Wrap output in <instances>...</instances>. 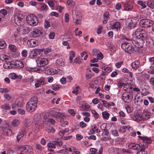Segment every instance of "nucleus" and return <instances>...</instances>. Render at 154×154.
Returning a JSON list of instances; mask_svg holds the SVG:
<instances>
[{
  "instance_id": "obj_1",
  "label": "nucleus",
  "mask_w": 154,
  "mask_h": 154,
  "mask_svg": "<svg viewBox=\"0 0 154 154\" xmlns=\"http://www.w3.org/2000/svg\"><path fill=\"white\" fill-rule=\"evenodd\" d=\"M38 101V99L37 97H32L26 104V109L31 112L34 111L37 107Z\"/></svg>"
},
{
  "instance_id": "obj_2",
  "label": "nucleus",
  "mask_w": 154,
  "mask_h": 154,
  "mask_svg": "<svg viewBox=\"0 0 154 154\" xmlns=\"http://www.w3.org/2000/svg\"><path fill=\"white\" fill-rule=\"evenodd\" d=\"M135 34L137 38L142 41L146 40L148 38V33L145 29H137L135 31Z\"/></svg>"
},
{
  "instance_id": "obj_3",
  "label": "nucleus",
  "mask_w": 154,
  "mask_h": 154,
  "mask_svg": "<svg viewBox=\"0 0 154 154\" xmlns=\"http://www.w3.org/2000/svg\"><path fill=\"white\" fill-rule=\"evenodd\" d=\"M36 61L37 66L41 67L42 71H44L48 69L47 65L48 63V60L46 58H40L36 60Z\"/></svg>"
},
{
  "instance_id": "obj_4",
  "label": "nucleus",
  "mask_w": 154,
  "mask_h": 154,
  "mask_svg": "<svg viewBox=\"0 0 154 154\" xmlns=\"http://www.w3.org/2000/svg\"><path fill=\"white\" fill-rule=\"evenodd\" d=\"M37 17L33 15H29L26 18L27 23L30 26H36L38 23Z\"/></svg>"
},
{
  "instance_id": "obj_5",
  "label": "nucleus",
  "mask_w": 154,
  "mask_h": 154,
  "mask_svg": "<svg viewBox=\"0 0 154 154\" xmlns=\"http://www.w3.org/2000/svg\"><path fill=\"white\" fill-rule=\"evenodd\" d=\"M24 17L21 14H17L14 17L15 23L19 26L23 25L24 24Z\"/></svg>"
},
{
  "instance_id": "obj_6",
  "label": "nucleus",
  "mask_w": 154,
  "mask_h": 154,
  "mask_svg": "<svg viewBox=\"0 0 154 154\" xmlns=\"http://www.w3.org/2000/svg\"><path fill=\"white\" fill-rule=\"evenodd\" d=\"M153 21L151 20L146 19H143L141 20L140 21V25L143 27H150L152 25Z\"/></svg>"
},
{
  "instance_id": "obj_7",
  "label": "nucleus",
  "mask_w": 154,
  "mask_h": 154,
  "mask_svg": "<svg viewBox=\"0 0 154 154\" xmlns=\"http://www.w3.org/2000/svg\"><path fill=\"white\" fill-rule=\"evenodd\" d=\"M59 109L53 108L50 109V112L52 116L57 118L62 117L63 116V113L58 111Z\"/></svg>"
},
{
  "instance_id": "obj_8",
  "label": "nucleus",
  "mask_w": 154,
  "mask_h": 154,
  "mask_svg": "<svg viewBox=\"0 0 154 154\" xmlns=\"http://www.w3.org/2000/svg\"><path fill=\"white\" fill-rule=\"evenodd\" d=\"M134 2L133 0H130L125 3L124 5V9L126 11L131 10L134 6Z\"/></svg>"
},
{
  "instance_id": "obj_9",
  "label": "nucleus",
  "mask_w": 154,
  "mask_h": 154,
  "mask_svg": "<svg viewBox=\"0 0 154 154\" xmlns=\"http://www.w3.org/2000/svg\"><path fill=\"white\" fill-rule=\"evenodd\" d=\"M142 143L140 144H136L134 143H129L128 144V148L132 149H138L140 148V147L142 146Z\"/></svg>"
},
{
  "instance_id": "obj_10",
  "label": "nucleus",
  "mask_w": 154,
  "mask_h": 154,
  "mask_svg": "<svg viewBox=\"0 0 154 154\" xmlns=\"http://www.w3.org/2000/svg\"><path fill=\"white\" fill-rule=\"evenodd\" d=\"M8 126H6L5 127H2L1 129L4 134L8 136H11L12 134V131Z\"/></svg>"
},
{
  "instance_id": "obj_11",
  "label": "nucleus",
  "mask_w": 154,
  "mask_h": 154,
  "mask_svg": "<svg viewBox=\"0 0 154 154\" xmlns=\"http://www.w3.org/2000/svg\"><path fill=\"white\" fill-rule=\"evenodd\" d=\"M21 151L24 152L29 153L31 152L32 149L30 146L28 145L23 146L20 147Z\"/></svg>"
},
{
  "instance_id": "obj_12",
  "label": "nucleus",
  "mask_w": 154,
  "mask_h": 154,
  "mask_svg": "<svg viewBox=\"0 0 154 154\" xmlns=\"http://www.w3.org/2000/svg\"><path fill=\"white\" fill-rule=\"evenodd\" d=\"M142 140L144 141L143 143H142V144L141 147L146 146V148L147 146V145H146V143L147 144L151 143H152L151 140L148 137H143L141 138Z\"/></svg>"
},
{
  "instance_id": "obj_13",
  "label": "nucleus",
  "mask_w": 154,
  "mask_h": 154,
  "mask_svg": "<svg viewBox=\"0 0 154 154\" xmlns=\"http://www.w3.org/2000/svg\"><path fill=\"white\" fill-rule=\"evenodd\" d=\"M137 20L135 19H133L131 20L130 21L128 24L127 27L128 29H131L136 26L137 24Z\"/></svg>"
},
{
  "instance_id": "obj_14",
  "label": "nucleus",
  "mask_w": 154,
  "mask_h": 154,
  "mask_svg": "<svg viewBox=\"0 0 154 154\" xmlns=\"http://www.w3.org/2000/svg\"><path fill=\"white\" fill-rule=\"evenodd\" d=\"M27 44L31 47L33 48L35 47L38 45V42L36 40L32 39L28 40L27 41Z\"/></svg>"
},
{
  "instance_id": "obj_15",
  "label": "nucleus",
  "mask_w": 154,
  "mask_h": 154,
  "mask_svg": "<svg viewBox=\"0 0 154 154\" xmlns=\"http://www.w3.org/2000/svg\"><path fill=\"white\" fill-rule=\"evenodd\" d=\"M3 66L5 69H10L14 68L15 67V65L11 62H6L4 63Z\"/></svg>"
},
{
  "instance_id": "obj_16",
  "label": "nucleus",
  "mask_w": 154,
  "mask_h": 154,
  "mask_svg": "<svg viewBox=\"0 0 154 154\" xmlns=\"http://www.w3.org/2000/svg\"><path fill=\"white\" fill-rule=\"evenodd\" d=\"M120 23L118 21L115 22L111 26V28L112 30L116 29L118 31L120 29L121 27Z\"/></svg>"
},
{
  "instance_id": "obj_17",
  "label": "nucleus",
  "mask_w": 154,
  "mask_h": 154,
  "mask_svg": "<svg viewBox=\"0 0 154 154\" xmlns=\"http://www.w3.org/2000/svg\"><path fill=\"white\" fill-rule=\"evenodd\" d=\"M41 34V31L38 29H35L31 33L30 35L33 37H37Z\"/></svg>"
},
{
  "instance_id": "obj_18",
  "label": "nucleus",
  "mask_w": 154,
  "mask_h": 154,
  "mask_svg": "<svg viewBox=\"0 0 154 154\" xmlns=\"http://www.w3.org/2000/svg\"><path fill=\"white\" fill-rule=\"evenodd\" d=\"M45 73L48 75H53L57 73V70L54 69H50L47 70L45 72Z\"/></svg>"
},
{
  "instance_id": "obj_19",
  "label": "nucleus",
  "mask_w": 154,
  "mask_h": 154,
  "mask_svg": "<svg viewBox=\"0 0 154 154\" xmlns=\"http://www.w3.org/2000/svg\"><path fill=\"white\" fill-rule=\"evenodd\" d=\"M38 51L37 50L31 51L29 53V57L31 58H36L37 57Z\"/></svg>"
},
{
  "instance_id": "obj_20",
  "label": "nucleus",
  "mask_w": 154,
  "mask_h": 154,
  "mask_svg": "<svg viewBox=\"0 0 154 154\" xmlns=\"http://www.w3.org/2000/svg\"><path fill=\"white\" fill-rule=\"evenodd\" d=\"M109 13L108 11L106 12L103 14V23H107L108 19L109 18Z\"/></svg>"
},
{
  "instance_id": "obj_21",
  "label": "nucleus",
  "mask_w": 154,
  "mask_h": 154,
  "mask_svg": "<svg viewBox=\"0 0 154 154\" xmlns=\"http://www.w3.org/2000/svg\"><path fill=\"white\" fill-rule=\"evenodd\" d=\"M91 129L89 132V134H93L94 132L98 133L100 132L99 130L97 128V126H92Z\"/></svg>"
},
{
  "instance_id": "obj_22",
  "label": "nucleus",
  "mask_w": 154,
  "mask_h": 154,
  "mask_svg": "<svg viewBox=\"0 0 154 154\" xmlns=\"http://www.w3.org/2000/svg\"><path fill=\"white\" fill-rule=\"evenodd\" d=\"M140 63L137 61L133 62L131 65L132 67L134 69H137L139 66Z\"/></svg>"
},
{
  "instance_id": "obj_23",
  "label": "nucleus",
  "mask_w": 154,
  "mask_h": 154,
  "mask_svg": "<svg viewBox=\"0 0 154 154\" xmlns=\"http://www.w3.org/2000/svg\"><path fill=\"white\" fill-rule=\"evenodd\" d=\"M30 31L28 27L23 26L21 29V32L23 34H26L28 33Z\"/></svg>"
},
{
  "instance_id": "obj_24",
  "label": "nucleus",
  "mask_w": 154,
  "mask_h": 154,
  "mask_svg": "<svg viewBox=\"0 0 154 154\" xmlns=\"http://www.w3.org/2000/svg\"><path fill=\"white\" fill-rule=\"evenodd\" d=\"M133 118L135 121L137 122L141 121L143 119L142 116L140 115H135L134 116Z\"/></svg>"
},
{
  "instance_id": "obj_25",
  "label": "nucleus",
  "mask_w": 154,
  "mask_h": 154,
  "mask_svg": "<svg viewBox=\"0 0 154 154\" xmlns=\"http://www.w3.org/2000/svg\"><path fill=\"white\" fill-rule=\"evenodd\" d=\"M119 38L121 39H126L127 41H133V38L130 37L129 38H128L126 37L125 36L123 35H120L119 36ZM132 42L133 44H134V43L133 41H132Z\"/></svg>"
},
{
  "instance_id": "obj_26",
  "label": "nucleus",
  "mask_w": 154,
  "mask_h": 154,
  "mask_svg": "<svg viewBox=\"0 0 154 154\" xmlns=\"http://www.w3.org/2000/svg\"><path fill=\"white\" fill-rule=\"evenodd\" d=\"M14 64L15 66L16 67L19 68H22L24 66L23 62L21 61H17Z\"/></svg>"
},
{
  "instance_id": "obj_27",
  "label": "nucleus",
  "mask_w": 154,
  "mask_h": 154,
  "mask_svg": "<svg viewBox=\"0 0 154 154\" xmlns=\"http://www.w3.org/2000/svg\"><path fill=\"white\" fill-rule=\"evenodd\" d=\"M130 45L129 44L124 42L122 44L121 47L126 52Z\"/></svg>"
},
{
  "instance_id": "obj_28",
  "label": "nucleus",
  "mask_w": 154,
  "mask_h": 154,
  "mask_svg": "<svg viewBox=\"0 0 154 154\" xmlns=\"http://www.w3.org/2000/svg\"><path fill=\"white\" fill-rule=\"evenodd\" d=\"M100 128L104 132H103L102 134H104L105 135H106L108 134V129L106 127V126H100Z\"/></svg>"
},
{
  "instance_id": "obj_29",
  "label": "nucleus",
  "mask_w": 154,
  "mask_h": 154,
  "mask_svg": "<svg viewBox=\"0 0 154 154\" xmlns=\"http://www.w3.org/2000/svg\"><path fill=\"white\" fill-rule=\"evenodd\" d=\"M136 52V51L134 50V48L132 47V45H130L126 52L131 54V53H134Z\"/></svg>"
},
{
  "instance_id": "obj_30",
  "label": "nucleus",
  "mask_w": 154,
  "mask_h": 154,
  "mask_svg": "<svg viewBox=\"0 0 154 154\" xmlns=\"http://www.w3.org/2000/svg\"><path fill=\"white\" fill-rule=\"evenodd\" d=\"M8 48L12 52H15L17 50V48L16 46L12 44L9 45L8 46Z\"/></svg>"
},
{
  "instance_id": "obj_31",
  "label": "nucleus",
  "mask_w": 154,
  "mask_h": 154,
  "mask_svg": "<svg viewBox=\"0 0 154 154\" xmlns=\"http://www.w3.org/2000/svg\"><path fill=\"white\" fill-rule=\"evenodd\" d=\"M69 131V129L68 128H65L64 130L60 131L59 133V135L61 136H63L65 134L68 132Z\"/></svg>"
},
{
  "instance_id": "obj_32",
  "label": "nucleus",
  "mask_w": 154,
  "mask_h": 154,
  "mask_svg": "<svg viewBox=\"0 0 154 154\" xmlns=\"http://www.w3.org/2000/svg\"><path fill=\"white\" fill-rule=\"evenodd\" d=\"M148 6L151 8H154V2L153 0H149L147 2Z\"/></svg>"
},
{
  "instance_id": "obj_33",
  "label": "nucleus",
  "mask_w": 154,
  "mask_h": 154,
  "mask_svg": "<svg viewBox=\"0 0 154 154\" xmlns=\"http://www.w3.org/2000/svg\"><path fill=\"white\" fill-rule=\"evenodd\" d=\"M9 57L5 54H2L0 56V58L2 61H5L7 62V60L9 59Z\"/></svg>"
},
{
  "instance_id": "obj_34",
  "label": "nucleus",
  "mask_w": 154,
  "mask_h": 154,
  "mask_svg": "<svg viewBox=\"0 0 154 154\" xmlns=\"http://www.w3.org/2000/svg\"><path fill=\"white\" fill-rule=\"evenodd\" d=\"M146 148V146L140 147V151L138 152L136 154H146V152L144 151V149Z\"/></svg>"
},
{
  "instance_id": "obj_35",
  "label": "nucleus",
  "mask_w": 154,
  "mask_h": 154,
  "mask_svg": "<svg viewBox=\"0 0 154 154\" xmlns=\"http://www.w3.org/2000/svg\"><path fill=\"white\" fill-rule=\"evenodd\" d=\"M129 97L130 95L126 93H123L122 95V98L124 100H128Z\"/></svg>"
},
{
  "instance_id": "obj_36",
  "label": "nucleus",
  "mask_w": 154,
  "mask_h": 154,
  "mask_svg": "<svg viewBox=\"0 0 154 154\" xmlns=\"http://www.w3.org/2000/svg\"><path fill=\"white\" fill-rule=\"evenodd\" d=\"M144 115L145 117L144 119L145 120H147L150 118L151 113L150 112L146 111L144 113Z\"/></svg>"
},
{
  "instance_id": "obj_37",
  "label": "nucleus",
  "mask_w": 154,
  "mask_h": 154,
  "mask_svg": "<svg viewBox=\"0 0 154 154\" xmlns=\"http://www.w3.org/2000/svg\"><path fill=\"white\" fill-rule=\"evenodd\" d=\"M137 4L141 6L142 7L141 9H144L146 8V6L144 2L141 1H138L137 2Z\"/></svg>"
},
{
  "instance_id": "obj_38",
  "label": "nucleus",
  "mask_w": 154,
  "mask_h": 154,
  "mask_svg": "<svg viewBox=\"0 0 154 154\" xmlns=\"http://www.w3.org/2000/svg\"><path fill=\"white\" fill-rule=\"evenodd\" d=\"M89 106L87 103H83L81 106L82 110L84 111L87 110L89 108Z\"/></svg>"
},
{
  "instance_id": "obj_39",
  "label": "nucleus",
  "mask_w": 154,
  "mask_h": 154,
  "mask_svg": "<svg viewBox=\"0 0 154 154\" xmlns=\"http://www.w3.org/2000/svg\"><path fill=\"white\" fill-rule=\"evenodd\" d=\"M102 115L103 118L108 119L109 116V114L106 111H104L102 113Z\"/></svg>"
},
{
  "instance_id": "obj_40",
  "label": "nucleus",
  "mask_w": 154,
  "mask_h": 154,
  "mask_svg": "<svg viewBox=\"0 0 154 154\" xmlns=\"http://www.w3.org/2000/svg\"><path fill=\"white\" fill-rule=\"evenodd\" d=\"M32 122V119H27L24 121V124L26 125H31Z\"/></svg>"
},
{
  "instance_id": "obj_41",
  "label": "nucleus",
  "mask_w": 154,
  "mask_h": 154,
  "mask_svg": "<svg viewBox=\"0 0 154 154\" xmlns=\"http://www.w3.org/2000/svg\"><path fill=\"white\" fill-rule=\"evenodd\" d=\"M47 146L48 148L54 149L56 148L55 142L49 143L48 144Z\"/></svg>"
},
{
  "instance_id": "obj_42",
  "label": "nucleus",
  "mask_w": 154,
  "mask_h": 154,
  "mask_svg": "<svg viewBox=\"0 0 154 154\" xmlns=\"http://www.w3.org/2000/svg\"><path fill=\"white\" fill-rule=\"evenodd\" d=\"M7 44L4 41H0V49H3L5 48Z\"/></svg>"
},
{
  "instance_id": "obj_43",
  "label": "nucleus",
  "mask_w": 154,
  "mask_h": 154,
  "mask_svg": "<svg viewBox=\"0 0 154 154\" xmlns=\"http://www.w3.org/2000/svg\"><path fill=\"white\" fill-rule=\"evenodd\" d=\"M2 108L4 109L10 110L11 109V106L8 103H6L2 106Z\"/></svg>"
},
{
  "instance_id": "obj_44",
  "label": "nucleus",
  "mask_w": 154,
  "mask_h": 154,
  "mask_svg": "<svg viewBox=\"0 0 154 154\" xmlns=\"http://www.w3.org/2000/svg\"><path fill=\"white\" fill-rule=\"evenodd\" d=\"M40 9L42 11H46L48 9V7L46 4H44L41 6Z\"/></svg>"
},
{
  "instance_id": "obj_45",
  "label": "nucleus",
  "mask_w": 154,
  "mask_h": 154,
  "mask_svg": "<svg viewBox=\"0 0 154 154\" xmlns=\"http://www.w3.org/2000/svg\"><path fill=\"white\" fill-rule=\"evenodd\" d=\"M100 50L97 49H94L92 51V53L93 55H97L100 52Z\"/></svg>"
},
{
  "instance_id": "obj_46",
  "label": "nucleus",
  "mask_w": 154,
  "mask_h": 154,
  "mask_svg": "<svg viewBox=\"0 0 154 154\" xmlns=\"http://www.w3.org/2000/svg\"><path fill=\"white\" fill-rule=\"evenodd\" d=\"M131 86H130V85L128 84L125 85L124 87V89L126 91L128 92L130 89H131Z\"/></svg>"
},
{
  "instance_id": "obj_47",
  "label": "nucleus",
  "mask_w": 154,
  "mask_h": 154,
  "mask_svg": "<svg viewBox=\"0 0 154 154\" xmlns=\"http://www.w3.org/2000/svg\"><path fill=\"white\" fill-rule=\"evenodd\" d=\"M47 122L49 124L55 125V121L53 119L49 118L47 119Z\"/></svg>"
},
{
  "instance_id": "obj_48",
  "label": "nucleus",
  "mask_w": 154,
  "mask_h": 154,
  "mask_svg": "<svg viewBox=\"0 0 154 154\" xmlns=\"http://www.w3.org/2000/svg\"><path fill=\"white\" fill-rule=\"evenodd\" d=\"M24 132L22 131L18 134L17 137V139L18 141H19L23 135Z\"/></svg>"
},
{
  "instance_id": "obj_49",
  "label": "nucleus",
  "mask_w": 154,
  "mask_h": 154,
  "mask_svg": "<svg viewBox=\"0 0 154 154\" xmlns=\"http://www.w3.org/2000/svg\"><path fill=\"white\" fill-rule=\"evenodd\" d=\"M44 26L45 28H48L50 26V22L47 20H45L44 23Z\"/></svg>"
},
{
  "instance_id": "obj_50",
  "label": "nucleus",
  "mask_w": 154,
  "mask_h": 154,
  "mask_svg": "<svg viewBox=\"0 0 154 154\" xmlns=\"http://www.w3.org/2000/svg\"><path fill=\"white\" fill-rule=\"evenodd\" d=\"M91 152L89 154H98L97 150L95 148H91L90 149Z\"/></svg>"
},
{
  "instance_id": "obj_51",
  "label": "nucleus",
  "mask_w": 154,
  "mask_h": 154,
  "mask_svg": "<svg viewBox=\"0 0 154 154\" xmlns=\"http://www.w3.org/2000/svg\"><path fill=\"white\" fill-rule=\"evenodd\" d=\"M111 70V68L108 67H104L103 68V72L105 74L110 72Z\"/></svg>"
},
{
  "instance_id": "obj_52",
  "label": "nucleus",
  "mask_w": 154,
  "mask_h": 154,
  "mask_svg": "<svg viewBox=\"0 0 154 154\" xmlns=\"http://www.w3.org/2000/svg\"><path fill=\"white\" fill-rule=\"evenodd\" d=\"M10 90L7 88H0V92L2 93L8 92Z\"/></svg>"
},
{
  "instance_id": "obj_53",
  "label": "nucleus",
  "mask_w": 154,
  "mask_h": 154,
  "mask_svg": "<svg viewBox=\"0 0 154 154\" xmlns=\"http://www.w3.org/2000/svg\"><path fill=\"white\" fill-rule=\"evenodd\" d=\"M121 152L123 154H126L128 153H130V151L127 149H122L121 151Z\"/></svg>"
},
{
  "instance_id": "obj_54",
  "label": "nucleus",
  "mask_w": 154,
  "mask_h": 154,
  "mask_svg": "<svg viewBox=\"0 0 154 154\" xmlns=\"http://www.w3.org/2000/svg\"><path fill=\"white\" fill-rule=\"evenodd\" d=\"M10 77L12 79H15L18 78L17 76L14 73H12L10 75Z\"/></svg>"
},
{
  "instance_id": "obj_55",
  "label": "nucleus",
  "mask_w": 154,
  "mask_h": 154,
  "mask_svg": "<svg viewBox=\"0 0 154 154\" xmlns=\"http://www.w3.org/2000/svg\"><path fill=\"white\" fill-rule=\"evenodd\" d=\"M108 152L110 154H114L115 153V149L113 147H111L109 149Z\"/></svg>"
},
{
  "instance_id": "obj_56",
  "label": "nucleus",
  "mask_w": 154,
  "mask_h": 154,
  "mask_svg": "<svg viewBox=\"0 0 154 154\" xmlns=\"http://www.w3.org/2000/svg\"><path fill=\"white\" fill-rule=\"evenodd\" d=\"M13 125H17L20 124V121L18 119H14L12 122Z\"/></svg>"
},
{
  "instance_id": "obj_57",
  "label": "nucleus",
  "mask_w": 154,
  "mask_h": 154,
  "mask_svg": "<svg viewBox=\"0 0 154 154\" xmlns=\"http://www.w3.org/2000/svg\"><path fill=\"white\" fill-rule=\"evenodd\" d=\"M97 56V58L98 59V60H101L102 59L103 57V54L102 53L100 52V51L99 53L98 54Z\"/></svg>"
},
{
  "instance_id": "obj_58",
  "label": "nucleus",
  "mask_w": 154,
  "mask_h": 154,
  "mask_svg": "<svg viewBox=\"0 0 154 154\" xmlns=\"http://www.w3.org/2000/svg\"><path fill=\"white\" fill-rule=\"evenodd\" d=\"M47 130L49 132L54 133L55 132V130L54 129L49 126V127L47 128Z\"/></svg>"
},
{
  "instance_id": "obj_59",
  "label": "nucleus",
  "mask_w": 154,
  "mask_h": 154,
  "mask_svg": "<svg viewBox=\"0 0 154 154\" xmlns=\"http://www.w3.org/2000/svg\"><path fill=\"white\" fill-rule=\"evenodd\" d=\"M101 101L103 102V104L105 107H109L110 106V104H109L106 101L102 100H101Z\"/></svg>"
},
{
  "instance_id": "obj_60",
  "label": "nucleus",
  "mask_w": 154,
  "mask_h": 154,
  "mask_svg": "<svg viewBox=\"0 0 154 154\" xmlns=\"http://www.w3.org/2000/svg\"><path fill=\"white\" fill-rule=\"evenodd\" d=\"M27 52L26 50H23L21 52V54L22 57H26L27 55Z\"/></svg>"
},
{
  "instance_id": "obj_61",
  "label": "nucleus",
  "mask_w": 154,
  "mask_h": 154,
  "mask_svg": "<svg viewBox=\"0 0 154 154\" xmlns=\"http://www.w3.org/2000/svg\"><path fill=\"white\" fill-rule=\"evenodd\" d=\"M0 12L1 14L3 15V17H5L7 14V11L5 9H1L0 11Z\"/></svg>"
},
{
  "instance_id": "obj_62",
  "label": "nucleus",
  "mask_w": 154,
  "mask_h": 154,
  "mask_svg": "<svg viewBox=\"0 0 154 154\" xmlns=\"http://www.w3.org/2000/svg\"><path fill=\"white\" fill-rule=\"evenodd\" d=\"M55 35V33L53 32H51L48 35L49 38L51 39H54V38Z\"/></svg>"
},
{
  "instance_id": "obj_63",
  "label": "nucleus",
  "mask_w": 154,
  "mask_h": 154,
  "mask_svg": "<svg viewBox=\"0 0 154 154\" xmlns=\"http://www.w3.org/2000/svg\"><path fill=\"white\" fill-rule=\"evenodd\" d=\"M91 111L93 114L95 118H97L98 117L99 115L95 110L92 109L91 110Z\"/></svg>"
},
{
  "instance_id": "obj_64",
  "label": "nucleus",
  "mask_w": 154,
  "mask_h": 154,
  "mask_svg": "<svg viewBox=\"0 0 154 154\" xmlns=\"http://www.w3.org/2000/svg\"><path fill=\"white\" fill-rule=\"evenodd\" d=\"M150 85L154 87V78H151L149 79Z\"/></svg>"
}]
</instances>
